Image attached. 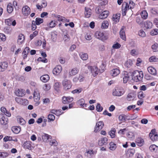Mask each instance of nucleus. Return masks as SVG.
<instances>
[{
    "label": "nucleus",
    "mask_w": 158,
    "mask_h": 158,
    "mask_svg": "<svg viewBox=\"0 0 158 158\" xmlns=\"http://www.w3.org/2000/svg\"><path fill=\"white\" fill-rule=\"evenodd\" d=\"M143 77V73L142 71H135L133 73L132 79L136 82L141 81Z\"/></svg>",
    "instance_id": "nucleus-1"
},
{
    "label": "nucleus",
    "mask_w": 158,
    "mask_h": 158,
    "mask_svg": "<svg viewBox=\"0 0 158 158\" xmlns=\"http://www.w3.org/2000/svg\"><path fill=\"white\" fill-rule=\"evenodd\" d=\"M125 93L124 89L121 87H116L113 90L112 94L114 96L120 97Z\"/></svg>",
    "instance_id": "nucleus-2"
},
{
    "label": "nucleus",
    "mask_w": 158,
    "mask_h": 158,
    "mask_svg": "<svg viewBox=\"0 0 158 158\" xmlns=\"http://www.w3.org/2000/svg\"><path fill=\"white\" fill-rule=\"evenodd\" d=\"M121 77L123 78L124 83H127L130 78V74L126 71H124Z\"/></svg>",
    "instance_id": "nucleus-3"
},
{
    "label": "nucleus",
    "mask_w": 158,
    "mask_h": 158,
    "mask_svg": "<svg viewBox=\"0 0 158 158\" xmlns=\"http://www.w3.org/2000/svg\"><path fill=\"white\" fill-rule=\"evenodd\" d=\"M62 85L66 89H70L72 86L71 82L70 80H64L62 81Z\"/></svg>",
    "instance_id": "nucleus-4"
},
{
    "label": "nucleus",
    "mask_w": 158,
    "mask_h": 158,
    "mask_svg": "<svg viewBox=\"0 0 158 158\" xmlns=\"http://www.w3.org/2000/svg\"><path fill=\"white\" fill-rule=\"evenodd\" d=\"M15 100L17 103L21 105H26L28 103V101L26 99L16 97L15 98Z\"/></svg>",
    "instance_id": "nucleus-5"
},
{
    "label": "nucleus",
    "mask_w": 158,
    "mask_h": 158,
    "mask_svg": "<svg viewBox=\"0 0 158 158\" xmlns=\"http://www.w3.org/2000/svg\"><path fill=\"white\" fill-rule=\"evenodd\" d=\"M62 70V67L60 65L56 66L53 70V74L55 75H58Z\"/></svg>",
    "instance_id": "nucleus-6"
},
{
    "label": "nucleus",
    "mask_w": 158,
    "mask_h": 158,
    "mask_svg": "<svg viewBox=\"0 0 158 158\" xmlns=\"http://www.w3.org/2000/svg\"><path fill=\"white\" fill-rule=\"evenodd\" d=\"M95 36L97 38L102 40L106 39L104 33L100 31H97L96 32L95 34Z\"/></svg>",
    "instance_id": "nucleus-7"
},
{
    "label": "nucleus",
    "mask_w": 158,
    "mask_h": 158,
    "mask_svg": "<svg viewBox=\"0 0 158 158\" xmlns=\"http://www.w3.org/2000/svg\"><path fill=\"white\" fill-rule=\"evenodd\" d=\"M22 12L24 15L27 16L31 12V9L27 6H25L22 9Z\"/></svg>",
    "instance_id": "nucleus-8"
},
{
    "label": "nucleus",
    "mask_w": 158,
    "mask_h": 158,
    "mask_svg": "<svg viewBox=\"0 0 158 158\" xmlns=\"http://www.w3.org/2000/svg\"><path fill=\"white\" fill-rule=\"evenodd\" d=\"M8 66V64L6 61L0 62V72L4 71L7 69Z\"/></svg>",
    "instance_id": "nucleus-9"
},
{
    "label": "nucleus",
    "mask_w": 158,
    "mask_h": 158,
    "mask_svg": "<svg viewBox=\"0 0 158 158\" xmlns=\"http://www.w3.org/2000/svg\"><path fill=\"white\" fill-rule=\"evenodd\" d=\"M88 69H90L92 74L94 77L96 76L99 72V70L97 66H89L88 67Z\"/></svg>",
    "instance_id": "nucleus-10"
},
{
    "label": "nucleus",
    "mask_w": 158,
    "mask_h": 158,
    "mask_svg": "<svg viewBox=\"0 0 158 158\" xmlns=\"http://www.w3.org/2000/svg\"><path fill=\"white\" fill-rule=\"evenodd\" d=\"M104 123L102 121H99L96 123V127L95 128L94 131L97 132L103 128Z\"/></svg>",
    "instance_id": "nucleus-11"
},
{
    "label": "nucleus",
    "mask_w": 158,
    "mask_h": 158,
    "mask_svg": "<svg viewBox=\"0 0 158 158\" xmlns=\"http://www.w3.org/2000/svg\"><path fill=\"white\" fill-rule=\"evenodd\" d=\"M5 22L6 24L8 26L12 25L13 26H15L16 24L15 20H13L11 18L5 19Z\"/></svg>",
    "instance_id": "nucleus-12"
},
{
    "label": "nucleus",
    "mask_w": 158,
    "mask_h": 158,
    "mask_svg": "<svg viewBox=\"0 0 158 158\" xmlns=\"http://www.w3.org/2000/svg\"><path fill=\"white\" fill-rule=\"evenodd\" d=\"M56 19L59 21H62L64 22H68L70 21L69 19H67L62 16L56 15L55 16Z\"/></svg>",
    "instance_id": "nucleus-13"
},
{
    "label": "nucleus",
    "mask_w": 158,
    "mask_h": 158,
    "mask_svg": "<svg viewBox=\"0 0 158 158\" xmlns=\"http://www.w3.org/2000/svg\"><path fill=\"white\" fill-rule=\"evenodd\" d=\"M108 139L106 137L102 138L98 141V143L99 146H102L103 145H106L108 143Z\"/></svg>",
    "instance_id": "nucleus-14"
},
{
    "label": "nucleus",
    "mask_w": 158,
    "mask_h": 158,
    "mask_svg": "<svg viewBox=\"0 0 158 158\" xmlns=\"http://www.w3.org/2000/svg\"><path fill=\"white\" fill-rule=\"evenodd\" d=\"M135 5V3L133 1H130L129 2V4L126 2H124L123 3V7L124 8V5H127V7L128 10L134 8Z\"/></svg>",
    "instance_id": "nucleus-15"
},
{
    "label": "nucleus",
    "mask_w": 158,
    "mask_h": 158,
    "mask_svg": "<svg viewBox=\"0 0 158 158\" xmlns=\"http://www.w3.org/2000/svg\"><path fill=\"white\" fill-rule=\"evenodd\" d=\"M125 28V27L123 26L121 28L120 32L119 35L121 39H122L124 40H126V36L125 35V31L124 29Z\"/></svg>",
    "instance_id": "nucleus-16"
},
{
    "label": "nucleus",
    "mask_w": 158,
    "mask_h": 158,
    "mask_svg": "<svg viewBox=\"0 0 158 158\" xmlns=\"http://www.w3.org/2000/svg\"><path fill=\"white\" fill-rule=\"evenodd\" d=\"M34 98L35 102L38 101L40 99V93L37 89L35 90L34 93Z\"/></svg>",
    "instance_id": "nucleus-17"
},
{
    "label": "nucleus",
    "mask_w": 158,
    "mask_h": 158,
    "mask_svg": "<svg viewBox=\"0 0 158 158\" xmlns=\"http://www.w3.org/2000/svg\"><path fill=\"white\" fill-rule=\"evenodd\" d=\"M96 153V152L94 151L93 150L89 149L86 150V151L85 153V155L88 157H91L94 155Z\"/></svg>",
    "instance_id": "nucleus-18"
},
{
    "label": "nucleus",
    "mask_w": 158,
    "mask_h": 158,
    "mask_svg": "<svg viewBox=\"0 0 158 158\" xmlns=\"http://www.w3.org/2000/svg\"><path fill=\"white\" fill-rule=\"evenodd\" d=\"M79 71V69L77 68H73L69 71V75L70 76L75 75L78 73Z\"/></svg>",
    "instance_id": "nucleus-19"
},
{
    "label": "nucleus",
    "mask_w": 158,
    "mask_h": 158,
    "mask_svg": "<svg viewBox=\"0 0 158 158\" xmlns=\"http://www.w3.org/2000/svg\"><path fill=\"white\" fill-rule=\"evenodd\" d=\"M120 73L119 68L114 69L111 70L110 73L113 77H115L118 75Z\"/></svg>",
    "instance_id": "nucleus-20"
},
{
    "label": "nucleus",
    "mask_w": 158,
    "mask_h": 158,
    "mask_svg": "<svg viewBox=\"0 0 158 158\" xmlns=\"http://www.w3.org/2000/svg\"><path fill=\"white\" fill-rule=\"evenodd\" d=\"M109 14V11H108L105 10L99 15V18L102 19H105L108 16Z\"/></svg>",
    "instance_id": "nucleus-21"
},
{
    "label": "nucleus",
    "mask_w": 158,
    "mask_h": 158,
    "mask_svg": "<svg viewBox=\"0 0 158 158\" xmlns=\"http://www.w3.org/2000/svg\"><path fill=\"white\" fill-rule=\"evenodd\" d=\"M148 72L153 75H156L157 74V72L155 68L152 66H149L148 68Z\"/></svg>",
    "instance_id": "nucleus-22"
},
{
    "label": "nucleus",
    "mask_w": 158,
    "mask_h": 158,
    "mask_svg": "<svg viewBox=\"0 0 158 158\" xmlns=\"http://www.w3.org/2000/svg\"><path fill=\"white\" fill-rule=\"evenodd\" d=\"M92 14L91 10L89 8H85V15L86 18H89Z\"/></svg>",
    "instance_id": "nucleus-23"
},
{
    "label": "nucleus",
    "mask_w": 158,
    "mask_h": 158,
    "mask_svg": "<svg viewBox=\"0 0 158 158\" xmlns=\"http://www.w3.org/2000/svg\"><path fill=\"white\" fill-rule=\"evenodd\" d=\"M25 90L22 89H18L15 91L16 95L18 96L22 97L25 95Z\"/></svg>",
    "instance_id": "nucleus-24"
},
{
    "label": "nucleus",
    "mask_w": 158,
    "mask_h": 158,
    "mask_svg": "<svg viewBox=\"0 0 158 158\" xmlns=\"http://www.w3.org/2000/svg\"><path fill=\"white\" fill-rule=\"evenodd\" d=\"M31 142L29 141H27L24 142L23 145V147L24 148L31 149Z\"/></svg>",
    "instance_id": "nucleus-25"
},
{
    "label": "nucleus",
    "mask_w": 158,
    "mask_h": 158,
    "mask_svg": "<svg viewBox=\"0 0 158 158\" xmlns=\"http://www.w3.org/2000/svg\"><path fill=\"white\" fill-rule=\"evenodd\" d=\"M40 79L44 82H46L49 79V77L47 74L43 75L41 76Z\"/></svg>",
    "instance_id": "nucleus-26"
},
{
    "label": "nucleus",
    "mask_w": 158,
    "mask_h": 158,
    "mask_svg": "<svg viewBox=\"0 0 158 158\" xmlns=\"http://www.w3.org/2000/svg\"><path fill=\"white\" fill-rule=\"evenodd\" d=\"M135 97V95L133 93H129L127 95V99L129 101L133 100Z\"/></svg>",
    "instance_id": "nucleus-27"
},
{
    "label": "nucleus",
    "mask_w": 158,
    "mask_h": 158,
    "mask_svg": "<svg viewBox=\"0 0 158 158\" xmlns=\"http://www.w3.org/2000/svg\"><path fill=\"white\" fill-rule=\"evenodd\" d=\"M51 136L47 134L43 133L42 135V138L44 141L47 142L48 139H51Z\"/></svg>",
    "instance_id": "nucleus-28"
},
{
    "label": "nucleus",
    "mask_w": 158,
    "mask_h": 158,
    "mask_svg": "<svg viewBox=\"0 0 158 158\" xmlns=\"http://www.w3.org/2000/svg\"><path fill=\"white\" fill-rule=\"evenodd\" d=\"M30 51V48L28 47H27L25 48L23 52V58L24 59H25L27 58L28 53Z\"/></svg>",
    "instance_id": "nucleus-29"
},
{
    "label": "nucleus",
    "mask_w": 158,
    "mask_h": 158,
    "mask_svg": "<svg viewBox=\"0 0 158 158\" xmlns=\"http://www.w3.org/2000/svg\"><path fill=\"white\" fill-rule=\"evenodd\" d=\"M25 37L22 34H20L18 36V42L19 44H21L24 41Z\"/></svg>",
    "instance_id": "nucleus-30"
},
{
    "label": "nucleus",
    "mask_w": 158,
    "mask_h": 158,
    "mask_svg": "<svg viewBox=\"0 0 158 158\" xmlns=\"http://www.w3.org/2000/svg\"><path fill=\"white\" fill-rule=\"evenodd\" d=\"M136 142L139 146H141L144 143V140L141 138H138L136 139Z\"/></svg>",
    "instance_id": "nucleus-31"
},
{
    "label": "nucleus",
    "mask_w": 158,
    "mask_h": 158,
    "mask_svg": "<svg viewBox=\"0 0 158 158\" xmlns=\"http://www.w3.org/2000/svg\"><path fill=\"white\" fill-rule=\"evenodd\" d=\"M145 27L147 29H151L152 26V23L149 21H147L144 23Z\"/></svg>",
    "instance_id": "nucleus-32"
},
{
    "label": "nucleus",
    "mask_w": 158,
    "mask_h": 158,
    "mask_svg": "<svg viewBox=\"0 0 158 158\" xmlns=\"http://www.w3.org/2000/svg\"><path fill=\"white\" fill-rule=\"evenodd\" d=\"M11 130L14 133L17 134L19 132L21 128L19 127L14 126L12 127Z\"/></svg>",
    "instance_id": "nucleus-33"
},
{
    "label": "nucleus",
    "mask_w": 158,
    "mask_h": 158,
    "mask_svg": "<svg viewBox=\"0 0 158 158\" xmlns=\"http://www.w3.org/2000/svg\"><path fill=\"white\" fill-rule=\"evenodd\" d=\"M62 110H51V112L53 114H54L57 116H60L61 115L62 113L61 112Z\"/></svg>",
    "instance_id": "nucleus-34"
},
{
    "label": "nucleus",
    "mask_w": 158,
    "mask_h": 158,
    "mask_svg": "<svg viewBox=\"0 0 158 158\" xmlns=\"http://www.w3.org/2000/svg\"><path fill=\"white\" fill-rule=\"evenodd\" d=\"M149 149L151 152H156L158 149V147L155 144H152L150 146Z\"/></svg>",
    "instance_id": "nucleus-35"
},
{
    "label": "nucleus",
    "mask_w": 158,
    "mask_h": 158,
    "mask_svg": "<svg viewBox=\"0 0 158 158\" xmlns=\"http://www.w3.org/2000/svg\"><path fill=\"white\" fill-rule=\"evenodd\" d=\"M120 17V14H116L115 15H113L112 18V20L113 21H114L115 22L117 23V22L119 21Z\"/></svg>",
    "instance_id": "nucleus-36"
},
{
    "label": "nucleus",
    "mask_w": 158,
    "mask_h": 158,
    "mask_svg": "<svg viewBox=\"0 0 158 158\" xmlns=\"http://www.w3.org/2000/svg\"><path fill=\"white\" fill-rule=\"evenodd\" d=\"M85 102L84 99L81 98L77 101V103L81 107H86L87 106V104H85Z\"/></svg>",
    "instance_id": "nucleus-37"
},
{
    "label": "nucleus",
    "mask_w": 158,
    "mask_h": 158,
    "mask_svg": "<svg viewBox=\"0 0 158 158\" xmlns=\"http://www.w3.org/2000/svg\"><path fill=\"white\" fill-rule=\"evenodd\" d=\"M14 10L13 6L11 3L8 4L7 6V10L9 13H11Z\"/></svg>",
    "instance_id": "nucleus-38"
},
{
    "label": "nucleus",
    "mask_w": 158,
    "mask_h": 158,
    "mask_svg": "<svg viewBox=\"0 0 158 158\" xmlns=\"http://www.w3.org/2000/svg\"><path fill=\"white\" fill-rule=\"evenodd\" d=\"M80 56L81 58L83 60H86L87 59L88 56L86 53H81L80 54Z\"/></svg>",
    "instance_id": "nucleus-39"
},
{
    "label": "nucleus",
    "mask_w": 158,
    "mask_h": 158,
    "mask_svg": "<svg viewBox=\"0 0 158 158\" xmlns=\"http://www.w3.org/2000/svg\"><path fill=\"white\" fill-rule=\"evenodd\" d=\"M116 131V130L114 128L112 129L109 132V134L111 138H114L115 137V133Z\"/></svg>",
    "instance_id": "nucleus-40"
},
{
    "label": "nucleus",
    "mask_w": 158,
    "mask_h": 158,
    "mask_svg": "<svg viewBox=\"0 0 158 158\" xmlns=\"http://www.w3.org/2000/svg\"><path fill=\"white\" fill-rule=\"evenodd\" d=\"M109 24V23L107 21H104L102 24L101 28L104 29L107 28Z\"/></svg>",
    "instance_id": "nucleus-41"
},
{
    "label": "nucleus",
    "mask_w": 158,
    "mask_h": 158,
    "mask_svg": "<svg viewBox=\"0 0 158 158\" xmlns=\"http://www.w3.org/2000/svg\"><path fill=\"white\" fill-rule=\"evenodd\" d=\"M135 153V150L132 149H129L127 152V156L129 157L132 156Z\"/></svg>",
    "instance_id": "nucleus-42"
},
{
    "label": "nucleus",
    "mask_w": 158,
    "mask_h": 158,
    "mask_svg": "<svg viewBox=\"0 0 158 158\" xmlns=\"http://www.w3.org/2000/svg\"><path fill=\"white\" fill-rule=\"evenodd\" d=\"M116 148V144L114 142H111L110 143V147L109 148L111 150H114Z\"/></svg>",
    "instance_id": "nucleus-43"
},
{
    "label": "nucleus",
    "mask_w": 158,
    "mask_h": 158,
    "mask_svg": "<svg viewBox=\"0 0 158 158\" xmlns=\"http://www.w3.org/2000/svg\"><path fill=\"white\" fill-rule=\"evenodd\" d=\"M141 15L143 19H146L148 17V14L146 11L143 10L141 12Z\"/></svg>",
    "instance_id": "nucleus-44"
},
{
    "label": "nucleus",
    "mask_w": 158,
    "mask_h": 158,
    "mask_svg": "<svg viewBox=\"0 0 158 158\" xmlns=\"http://www.w3.org/2000/svg\"><path fill=\"white\" fill-rule=\"evenodd\" d=\"M43 22L44 20L43 19L40 18H37L35 19V22L36 25H38L41 23H42Z\"/></svg>",
    "instance_id": "nucleus-45"
},
{
    "label": "nucleus",
    "mask_w": 158,
    "mask_h": 158,
    "mask_svg": "<svg viewBox=\"0 0 158 158\" xmlns=\"http://www.w3.org/2000/svg\"><path fill=\"white\" fill-rule=\"evenodd\" d=\"M83 90V89L82 88L79 87L77 89L72 91V93L73 94H78L81 93Z\"/></svg>",
    "instance_id": "nucleus-46"
},
{
    "label": "nucleus",
    "mask_w": 158,
    "mask_h": 158,
    "mask_svg": "<svg viewBox=\"0 0 158 158\" xmlns=\"http://www.w3.org/2000/svg\"><path fill=\"white\" fill-rule=\"evenodd\" d=\"M133 64L132 61L131 60H128L126 62L125 64L126 67L130 68Z\"/></svg>",
    "instance_id": "nucleus-47"
},
{
    "label": "nucleus",
    "mask_w": 158,
    "mask_h": 158,
    "mask_svg": "<svg viewBox=\"0 0 158 158\" xmlns=\"http://www.w3.org/2000/svg\"><path fill=\"white\" fill-rule=\"evenodd\" d=\"M17 121L18 123L22 125H24L26 123L25 121L21 117H19L17 119Z\"/></svg>",
    "instance_id": "nucleus-48"
},
{
    "label": "nucleus",
    "mask_w": 158,
    "mask_h": 158,
    "mask_svg": "<svg viewBox=\"0 0 158 158\" xmlns=\"http://www.w3.org/2000/svg\"><path fill=\"white\" fill-rule=\"evenodd\" d=\"M149 136L152 140L153 141L156 140L158 139V135L157 134L149 135Z\"/></svg>",
    "instance_id": "nucleus-49"
},
{
    "label": "nucleus",
    "mask_w": 158,
    "mask_h": 158,
    "mask_svg": "<svg viewBox=\"0 0 158 158\" xmlns=\"http://www.w3.org/2000/svg\"><path fill=\"white\" fill-rule=\"evenodd\" d=\"M0 122L2 125H6L7 123V119L4 117L0 119Z\"/></svg>",
    "instance_id": "nucleus-50"
},
{
    "label": "nucleus",
    "mask_w": 158,
    "mask_h": 158,
    "mask_svg": "<svg viewBox=\"0 0 158 158\" xmlns=\"http://www.w3.org/2000/svg\"><path fill=\"white\" fill-rule=\"evenodd\" d=\"M158 58L155 56H152L149 58V62H156L157 61Z\"/></svg>",
    "instance_id": "nucleus-51"
},
{
    "label": "nucleus",
    "mask_w": 158,
    "mask_h": 158,
    "mask_svg": "<svg viewBox=\"0 0 158 158\" xmlns=\"http://www.w3.org/2000/svg\"><path fill=\"white\" fill-rule=\"evenodd\" d=\"M158 48V44L157 43H155L152 45L151 46V48L154 52H156L157 51V49Z\"/></svg>",
    "instance_id": "nucleus-52"
},
{
    "label": "nucleus",
    "mask_w": 158,
    "mask_h": 158,
    "mask_svg": "<svg viewBox=\"0 0 158 158\" xmlns=\"http://www.w3.org/2000/svg\"><path fill=\"white\" fill-rule=\"evenodd\" d=\"M122 15L123 16H125L126 14V11L128 9L127 7V5H124V7H123V5H122Z\"/></svg>",
    "instance_id": "nucleus-53"
},
{
    "label": "nucleus",
    "mask_w": 158,
    "mask_h": 158,
    "mask_svg": "<svg viewBox=\"0 0 158 158\" xmlns=\"http://www.w3.org/2000/svg\"><path fill=\"white\" fill-rule=\"evenodd\" d=\"M56 22L55 21H52L50 23H48L47 26H49L51 28L54 27L56 25Z\"/></svg>",
    "instance_id": "nucleus-54"
},
{
    "label": "nucleus",
    "mask_w": 158,
    "mask_h": 158,
    "mask_svg": "<svg viewBox=\"0 0 158 158\" xmlns=\"http://www.w3.org/2000/svg\"><path fill=\"white\" fill-rule=\"evenodd\" d=\"M8 156V153L7 152H0V158L6 157Z\"/></svg>",
    "instance_id": "nucleus-55"
},
{
    "label": "nucleus",
    "mask_w": 158,
    "mask_h": 158,
    "mask_svg": "<svg viewBox=\"0 0 158 158\" xmlns=\"http://www.w3.org/2000/svg\"><path fill=\"white\" fill-rule=\"evenodd\" d=\"M150 34L152 35H155L158 34V29H155L152 30L150 32Z\"/></svg>",
    "instance_id": "nucleus-56"
},
{
    "label": "nucleus",
    "mask_w": 158,
    "mask_h": 158,
    "mask_svg": "<svg viewBox=\"0 0 158 158\" xmlns=\"http://www.w3.org/2000/svg\"><path fill=\"white\" fill-rule=\"evenodd\" d=\"M138 35L139 36L142 37H145L146 35L145 32L142 29L139 31L138 32Z\"/></svg>",
    "instance_id": "nucleus-57"
},
{
    "label": "nucleus",
    "mask_w": 158,
    "mask_h": 158,
    "mask_svg": "<svg viewBox=\"0 0 158 158\" xmlns=\"http://www.w3.org/2000/svg\"><path fill=\"white\" fill-rule=\"evenodd\" d=\"M96 110L98 112H101L103 110V107L101 106L99 103H98L96 106Z\"/></svg>",
    "instance_id": "nucleus-58"
},
{
    "label": "nucleus",
    "mask_w": 158,
    "mask_h": 158,
    "mask_svg": "<svg viewBox=\"0 0 158 158\" xmlns=\"http://www.w3.org/2000/svg\"><path fill=\"white\" fill-rule=\"evenodd\" d=\"M38 32L37 31H35L32 34H31L30 36V38L31 40H32L34 37L36 36L38 34Z\"/></svg>",
    "instance_id": "nucleus-59"
},
{
    "label": "nucleus",
    "mask_w": 158,
    "mask_h": 158,
    "mask_svg": "<svg viewBox=\"0 0 158 158\" xmlns=\"http://www.w3.org/2000/svg\"><path fill=\"white\" fill-rule=\"evenodd\" d=\"M50 88L51 86L49 84H45L43 87V89L46 91L48 90Z\"/></svg>",
    "instance_id": "nucleus-60"
},
{
    "label": "nucleus",
    "mask_w": 158,
    "mask_h": 158,
    "mask_svg": "<svg viewBox=\"0 0 158 158\" xmlns=\"http://www.w3.org/2000/svg\"><path fill=\"white\" fill-rule=\"evenodd\" d=\"M48 118L50 121H53L55 120V117L52 114H49L48 115Z\"/></svg>",
    "instance_id": "nucleus-61"
},
{
    "label": "nucleus",
    "mask_w": 158,
    "mask_h": 158,
    "mask_svg": "<svg viewBox=\"0 0 158 158\" xmlns=\"http://www.w3.org/2000/svg\"><path fill=\"white\" fill-rule=\"evenodd\" d=\"M6 39V36L3 34L0 33V41H5Z\"/></svg>",
    "instance_id": "nucleus-62"
},
{
    "label": "nucleus",
    "mask_w": 158,
    "mask_h": 158,
    "mask_svg": "<svg viewBox=\"0 0 158 158\" xmlns=\"http://www.w3.org/2000/svg\"><path fill=\"white\" fill-rule=\"evenodd\" d=\"M85 39L88 40H90L92 39L91 35L90 33H87L85 35Z\"/></svg>",
    "instance_id": "nucleus-63"
},
{
    "label": "nucleus",
    "mask_w": 158,
    "mask_h": 158,
    "mask_svg": "<svg viewBox=\"0 0 158 158\" xmlns=\"http://www.w3.org/2000/svg\"><path fill=\"white\" fill-rule=\"evenodd\" d=\"M138 96V98L139 99H141L144 97L145 94L143 92H139Z\"/></svg>",
    "instance_id": "nucleus-64"
}]
</instances>
